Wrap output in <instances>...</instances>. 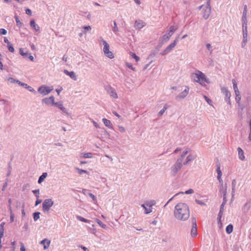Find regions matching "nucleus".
I'll list each match as a JSON object with an SVG mask.
<instances>
[{
	"label": "nucleus",
	"mask_w": 251,
	"mask_h": 251,
	"mask_svg": "<svg viewBox=\"0 0 251 251\" xmlns=\"http://www.w3.org/2000/svg\"><path fill=\"white\" fill-rule=\"evenodd\" d=\"M174 216L179 220L186 221L190 217V210L188 205L182 202L176 204L175 207Z\"/></svg>",
	"instance_id": "obj_1"
},
{
	"label": "nucleus",
	"mask_w": 251,
	"mask_h": 251,
	"mask_svg": "<svg viewBox=\"0 0 251 251\" xmlns=\"http://www.w3.org/2000/svg\"><path fill=\"white\" fill-rule=\"evenodd\" d=\"M191 77L194 81L203 86L205 85V82H207L205 75L200 71H197L196 73H192Z\"/></svg>",
	"instance_id": "obj_2"
},
{
	"label": "nucleus",
	"mask_w": 251,
	"mask_h": 251,
	"mask_svg": "<svg viewBox=\"0 0 251 251\" xmlns=\"http://www.w3.org/2000/svg\"><path fill=\"white\" fill-rule=\"evenodd\" d=\"M177 29V27L176 26L173 25L171 26L167 33L162 37L161 39V43H164L168 42L170 38L173 35L174 33L176 31Z\"/></svg>",
	"instance_id": "obj_3"
},
{
	"label": "nucleus",
	"mask_w": 251,
	"mask_h": 251,
	"mask_svg": "<svg viewBox=\"0 0 251 251\" xmlns=\"http://www.w3.org/2000/svg\"><path fill=\"white\" fill-rule=\"evenodd\" d=\"M179 161H176L175 163L171 167V175L175 176L177 174V172L181 169L183 164Z\"/></svg>",
	"instance_id": "obj_4"
},
{
	"label": "nucleus",
	"mask_w": 251,
	"mask_h": 251,
	"mask_svg": "<svg viewBox=\"0 0 251 251\" xmlns=\"http://www.w3.org/2000/svg\"><path fill=\"white\" fill-rule=\"evenodd\" d=\"M102 42L104 46L103 50L105 55L110 59L113 58L114 56L113 53L109 50V44L105 40H102Z\"/></svg>",
	"instance_id": "obj_5"
},
{
	"label": "nucleus",
	"mask_w": 251,
	"mask_h": 251,
	"mask_svg": "<svg viewBox=\"0 0 251 251\" xmlns=\"http://www.w3.org/2000/svg\"><path fill=\"white\" fill-rule=\"evenodd\" d=\"M54 204V201L51 199H46L42 203L44 211L48 212Z\"/></svg>",
	"instance_id": "obj_6"
},
{
	"label": "nucleus",
	"mask_w": 251,
	"mask_h": 251,
	"mask_svg": "<svg viewBox=\"0 0 251 251\" xmlns=\"http://www.w3.org/2000/svg\"><path fill=\"white\" fill-rule=\"evenodd\" d=\"M178 37H177L173 43L169 45L167 47L160 53L162 55H165L168 54L173 48L176 46L177 42L178 41Z\"/></svg>",
	"instance_id": "obj_7"
},
{
	"label": "nucleus",
	"mask_w": 251,
	"mask_h": 251,
	"mask_svg": "<svg viewBox=\"0 0 251 251\" xmlns=\"http://www.w3.org/2000/svg\"><path fill=\"white\" fill-rule=\"evenodd\" d=\"M105 90L107 93L113 98L117 99L118 95L115 89L110 86H106L105 87Z\"/></svg>",
	"instance_id": "obj_8"
},
{
	"label": "nucleus",
	"mask_w": 251,
	"mask_h": 251,
	"mask_svg": "<svg viewBox=\"0 0 251 251\" xmlns=\"http://www.w3.org/2000/svg\"><path fill=\"white\" fill-rule=\"evenodd\" d=\"M202 13H203L202 16L204 19L206 20L209 18V17L211 14L210 5H207L206 4V5L203 8Z\"/></svg>",
	"instance_id": "obj_9"
},
{
	"label": "nucleus",
	"mask_w": 251,
	"mask_h": 251,
	"mask_svg": "<svg viewBox=\"0 0 251 251\" xmlns=\"http://www.w3.org/2000/svg\"><path fill=\"white\" fill-rule=\"evenodd\" d=\"M189 91V88L188 86L185 87V89L177 96H176V99L179 100L184 99L188 94Z\"/></svg>",
	"instance_id": "obj_10"
},
{
	"label": "nucleus",
	"mask_w": 251,
	"mask_h": 251,
	"mask_svg": "<svg viewBox=\"0 0 251 251\" xmlns=\"http://www.w3.org/2000/svg\"><path fill=\"white\" fill-rule=\"evenodd\" d=\"M51 90V89H49L48 87L43 85L39 87L38 92L41 94L45 96L49 94Z\"/></svg>",
	"instance_id": "obj_11"
},
{
	"label": "nucleus",
	"mask_w": 251,
	"mask_h": 251,
	"mask_svg": "<svg viewBox=\"0 0 251 251\" xmlns=\"http://www.w3.org/2000/svg\"><path fill=\"white\" fill-rule=\"evenodd\" d=\"M222 93L225 95V100L226 101L230 104V98L231 94L230 92L225 87L222 88Z\"/></svg>",
	"instance_id": "obj_12"
},
{
	"label": "nucleus",
	"mask_w": 251,
	"mask_h": 251,
	"mask_svg": "<svg viewBox=\"0 0 251 251\" xmlns=\"http://www.w3.org/2000/svg\"><path fill=\"white\" fill-rule=\"evenodd\" d=\"M192 228L191 229V235L192 237H195L197 235V222L195 218L192 219Z\"/></svg>",
	"instance_id": "obj_13"
},
{
	"label": "nucleus",
	"mask_w": 251,
	"mask_h": 251,
	"mask_svg": "<svg viewBox=\"0 0 251 251\" xmlns=\"http://www.w3.org/2000/svg\"><path fill=\"white\" fill-rule=\"evenodd\" d=\"M54 105L57 106L58 108H59L63 112L65 113L67 115H70L71 113H69L67 109L64 107L62 104V102H57L55 103H54Z\"/></svg>",
	"instance_id": "obj_14"
},
{
	"label": "nucleus",
	"mask_w": 251,
	"mask_h": 251,
	"mask_svg": "<svg viewBox=\"0 0 251 251\" xmlns=\"http://www.w3.org/2000/svg\"><path fill=\"white\" fill-rule=\"evenodd\" d=\"M42 102L47 104H52L54 105V98L53 96H50L49 98H46L42 100Z\"/></svg>",
	"instance_id": "obj_15"
},
{
	"label": "nucleus",
	"mask_w": 251,
	"mask_h": 251,
	"mask_svg": "<svg viewBox=\"0 0 251 251\" xmlns=\"http://www.w3.org/2000/svg\"><path fill=\"white\" fill-rule=\"evenodd\" d=\"M16 83H18L19 85L22 86L24 87L25 88L27 89L29 91L35 94L36 91L32 88L31 86L28 85L27 84L21 82L20 81H17Z\"/></svg>",
	"instance_id": "obj_16"
},
{
	"label": "nucleus",
	"mask_w": 251,
	"mask_h": 251,
	"mask_svg": "<svg viewBox=\"0 0 251 251\" xmlns=\"http://www.w3.org/2000/svg\"><path fill=\"white\" fill-rule=\"evenodd\" d=\"M251 207V199L248 200L246 203L244 205L242 210L244 212H248Z\"/></svg>",
	"instance_id": "obj_17"
},
{
	"label": "nucleus",
	"mask_w": 251,
	"mask_h": 251,
	"mask_svg": "<svg viewBox=\"0 0 251 251\" xmlns=\"http://www.w3.org/2000/svg\"><path fill=\"white\" fill-rule=\"evenodd\" d=\"M63 72L64 74H65L66 75H69L72 79L74 80H76L77 79L76 76L75 75V73L73 72H69L67 70H64Z\"/></svg>",
	"instance_id": "obj_18"
},
{
	"label": "nucleus",
	"mask_w": 251,
	"mask_h": 251,
	"mask_svg": "<svg viewBox=\"0 0 251 251\" xmlns=\"http://www.w3.org/2000/svg\"><path fill=\"white\" fill-rule=\"evenodd\" d=\"M196 157V156L192 154H189L186 157V160L183 163V165H185L188 164L190 162H191L194 160Z\"/></svg>",
	"instance_id": "obj_19"
},
{
	"label": "nucleus",
	"mask_w": 251,
	"mask_h": 251,
	"mask_svg": "<svg viewBox=\"0 0 251 251\" xmlns=\"http://www.w3.org/2000/svg\"><path fill=\"white\" fill-rule=\"evenodd\" d=\"M50 241L48 240V239H44L42 240L40 242V244L44 245V249H46L49 248L50 244Z\"/></svg>",
	"instance_id": "obj_20"
},
{
	"label": "nucleus",
	"mask_w": 251,
	"mask_h": 251,
	"mask_svg": "<svg viewBox=\"0 0 251 251\" xmlns=\"http://www.w3.org/2000/svg\"><path fill=\"white\" fill-rule=\"evenodd\" d=\"M30 25L32 28L35 29V31H38L40 30V27L35 23L34 20L32 19L30 21Z\"/></svg>",
	"instance_id": "obj_21"
},
{
	"label": "nucleus",
	"mask_w": 251,
	"mask_h": 251,
	"mask_svg": "<svg viewBox=\"0 0 251 251\" xmlns=\"http://www.w3.org/2000/svg\"><path fill=\"white\" fill-rule=\"evenodd\" d=\"M247 6L246 5H245L244 6V9H243V15H242V22H247Z\"/></svg>",
	"instance_id": "obj_22"
},
{
	"label": "nucleus",
	"mask_w": 251,
	"mask_h": 251,
	"mask_svg": "<svg viewBox=\"0 0 251 251\" xmlns=\"http://www.w3.org/2000/svg\"><path fill=\"white\" fill-rule=\"evenodd\" d=\"M237 151H238V156H239V158L243 161L245 160V156H244V151H243V150L240 148V147H238L237 148Z\"/></svg>",
	"instance_id": "obj_23"
},
{
	"label": "nucleus",
	"mask_w": 251,
	"mask_h": 251,
	"mask_svg": "<svg viewBox=\"0 0 251 251\" xmlns=\"http://www.w3.org/2000/svg\"><path fill=\"white\" fill-rule=\"evenodd\" d=\"M144 26V23L141 21H136L135 27L136 29H140Z\"/></svg>",
	"instance_id": "obj_24"
},
{
	"label": "nucleus",
	"mask_w": 251,
	"mask_h": 251,
	"mask_svg": "<svg viewBox=\"0 0 251 251\" xmlns=\"http://www.w3.org/2000/svg\"><path fill=\"white\" fill-rule=\"evenodd\" d=\"M102 121L103 122V124H104V125L106 126H107V127H108L109 128H110V129L112 128V124L110 121H109L105 118H103Z\"/></svg>",
	"instance_id": "obj_25"
},
{
	"label": "nucleus",
	"mask_w": 251,
	"mask_h": 251,
	"mask_svg": "<svg viewBox=\"0 0 251 251\" xmlns=\"http://www.w3.org/2000/svg\"><path fill=\"white\" fill-rule=\"evenodd\" d=\"M242 22L243 35H248L247 31V22Z\"/></svg>",
	"instance_id": "obj_26"
},
{
	"label": "nucleus",
	"mask_w": 251,
	"mask_h": 251,
	"mask_svg": "<svg viewBox=\"0 0 251 251\" xmlns=\"http://www.w3.org/2000/svg\"><path fill=\"white\" fill-rule=\"evenodd\" d=\"M224 210V209H221V208L220 209V211L219 212V213L218 215V218H217L218 224H220L221 225L222 224L221 218L223 215Z\"/></svg>",
	"instance_id": "obj_27"
},
{
	"label": "nucleus",
	"mask_w": 251,
	"mask_h": 251,
	"mask_svg": "<svg viewBox=\"0 0 251 251\" xmlns=\"http://www.w3.org/2000/svg\"><path fill=\"white\" fill-rule=\"evenodd\" d=\"M14 18L16 22V25L19 28H21L24 26V24L21 22L17 16H15Z\"/></svg>",
	"instance_id": "obj_28"
},
{
	"label": "nucleus",
	"mask_w": 251,
	"mask_h": 251,
	"mask_svg": "<svg viewBox=\"0 0 251 251\" xmlns=\"http://www.w3.org/2000/svg\"><path fill=\"white\" fill-rule=\"evenodd\" d=\"M48 176V174L47 173H43L41 176H40L39 177V179H38V183H42L44 179L45 178H46V177L47 176Z\"/></svg>",
	"instance_id": "obj_29"
},
{
	"label": "nucleus",
	"mask_w": 251,
	"mask_h": 251,
	"mask_svg": "<svg viewBox=\"0 0 251 251\" xmlns=\"http://www.w3.org/2000/svg\"><path fill=\"white\" fill-rule=\"evenodd\" d=\"M141 206L145 209V213L146 214H148L151 212L152 208L151 207V205L149 206V208H147L145 204H142L141 205Z\"/></svg>",
	"instance_id": "obj_30"
},
{
	"label": "nucleus",
	"mask_w": 251,
	"mask_h": 251,
	"mask_svg": "<svg viewBox=\"0 0 251 251\" xmlns=\"http://www.w3.org/2000/svg\"><path fill=\"white\" fill-rule=\"evenodd\" d=\"M5 225L4 222H2L0 224V237H3L4 235V226Z\"/></svg>",
	"instance_id": "obj_31"
},
{
	"label": "nucleus",
	"mask_w": 251,
	"mask_h": 251,
	"mask_svg": "<svg viewBox=\"0 0 251 251\" xmlns=\"http://www.w3.org/2000/svg\"><path fill=\"white\" fill-rule=\"evenodd\" d=\"M231 186H232V197H233V196L234 195L235 187L236 186V181L235 179L232 180Z\"/></svg>",
	"instance_id": "obj_32"
},
{
	"label": "nucleus",
	"mask_w": 251,
	"mask_h": 251,
	"mask_svg": "<svg viewBox=\"0 0 251 251\" xmlns=\"http://www.w3.org/2000/svg\"><path fill=\"white\" fill-rule=\"evenodd\" d=\"M19 53L20 55H21L22 56H23L25 58H26L28 56V52L24 51V49L23 48H20L19 49Z\"/></svg>",
	"instance_id": "obj_33"
},
{
	"label": "nucleus",
	"mask_w": 251,
	"mask_h": 251,
	"mask_svg": "<svg viewBox=\"0 0 251 251\" xmlns=\"http://www.w3.org/2000/svg\"><path fill=\"white\" fill-rule=\"evenodd\" d=\"M233 226L231 224L228 225L226 228V232L227 234L231 233L233 231Z\"/></svg>",
	"instance_id": "obj_34"
},
{
	"label": "nucleus",
	"mask_w": 251,
	"mask_h": 251,
	"mask_svg": "<svg viewBox=\"0 0 251 251\" xmlns=\"http://www.w3.org/2000/svg\"><path fill=\"white\" fill-rule=\"evenodd\" d=\"M243 42H242L241 46H242V48H244L246 46V43L247 42L248 35H243Z\"/></svg>",
	"instance_id": "obj_35"
},
{
	"label": "nucleus",
	"mask_w": 251,
	"mask_h": 251,
	"mask_svg": "<svg viewBox=\"0 0 251 251\" xmlns=\"http://www.w3.org/2000/svg\"><path fill=\"white\" fill-rule=\"evenodd\" d=\"M40 213L39 212H35L33 214L34 221H37L40 218Z\"/></svg>",
	"instance_id": "obj_36"
},
{
	"label": "nucleus",
	"mask_w": 251,
	"mask_h": 251,
	"mask_svg": "<svg viewBox=\"0 0 251 251\" xmlns=\"http://www.w3.org/2000/svg\"><path fill=\"white\" fill-rule=\"evenodd\" d=\"M96 222L98 223V224L101 226L102 228L105 229L107 228V226L104 224L102 223V222L99 219H96Z\"/></svg>",
	"instance_id": "obj_37"
},
{
	"label": "nucleus",
	"mask_w": 251,
	"mask_h": 251,
	"mask_svg": "<svg viewBox=\"0 0 251 251\" xmlns=\"http://www.w3.org/2000/svg\"><path fill=\"white\" fill-rule=\"evenodd\" d=\"M168 108V106L166 104L164 105L163 108L162 109H161L158 113V116H162L164 113V112H165V111Z\"/></svg>",
	"instance_id": "obj_38"
},
{
	"label": "nucleus",
	"mask_w": 251,
	"mask_h": 251,
	"mask_svg": "<svg viewBox=\"0 0 251 251\" xmlns=\"http://www.w3.org/2000/svg\"><path fill=\"white\" fill-rule=\"evenodd\" d=\"M113 24H114V25H113V26L112 27V31L115 34H117V33L119 31V29H118V27H117V25L116 22L115 21H114Z\"/></svg>",
	"instance_id": "obj_39"
},
{
	"label": "nucleus",
	"mask_w": 251,
	"mask_h": 251,
	"mask_svg": "<svg viewBox=\"0 0 251 251\" xmlns=\"http://www.w3.org/2000/svg\"><path fill=\"white\" fill-rule=\"evenodd\" d=\"M76 219L80 221L83 222L85 223H89V220L85 219L83 217H81L80 216H76Z\"/></svg>",
	"instance_id": "obj_40"
},
{
	"label": "nucleus",
	"mask_w": 251,
	"mask_h": 251,
	"mask_svg": "<svg viewBox=\"0 0 251 251\" xmlns=\"http://www.w3.org/2000/svg\"><path fill=\"white\" fill-rule=\"evenodd\" d=\"M226 187L224 188L223 186L221 187L220 192L223 194V198H226Z\"/></svg>",
	"instance_id": "obj_41"
},
{
	"label": "nucleus",
	"mask_w": 251,
	"mask_h": 251,
	"mask_svg": "<svg viewBox=\"0 0 251 251\" xmlns=\"http://www.w3.org/2000/svg\"><path fill=\"white\" fill-rule=\"evenodd\" d=\"M8 50L11 52H14L15 51L14 48L11 43L7 45Z\"/></svg>",
	"instance_id": "obj_42"
},
{
	"label": "nucleus",
	"mask_w": 251,
	"mask_h": 251,
	"mask_svg": "<svg viewBox=\"0 0 251 251\" xmlns=\"http://www.w3.org/2000/svg\"><path fill=\"white\" fill-rule=\"evenodd\" d=\"M75 169L78 171V173L80 175H82V173H85V174L88 173V172L87 171L82 170V169H80L78 168H76Z\"/></svg>",
	"instance_id": "obj_43"
},
{
	"label": "nucleus",
	"mask_w": 251,
	"mask_h": 251,
	"mask_svg": "<svg viewBox=\"0 0 251 251\" xmlns=\"http://www.w3.org/2000/svg\"><path fill=\"white\" fill-rule=\"evenodd\" d=\"M33 193L34 194L36 198H39L40 191L39 189H36L32 191Z\"/></svg>",
	"instance_id": "obj_44"
},
{
	"label": "nucleus",
	"mask_w": 251,
	"mask_h": 251,
	"mask_svg": "<svg viewBox=\"0 0 251 251\" xmlns=\"http://www.w3.org/2000/svg\"><path fill=\"white\" fill-rule=\"evenodd\" d=\"M232 84H233V87L234 91H236V90H238L237 87V84L234 79H233L232 80Z\"/></svg>",
	"instance_id": "obj_45"
},
{
	"label": "nucleus",
	"mask_w": 251,
	"mask_h": 251,
	"mask_svg": "<svg viewBox=\"0 0 251 251\" xmlns=\"http://www.w3.org/2000/svg\"><path fill=\"white\" fill-rule=\"evenodd\" d=\"M83 156L85 158H91L92 157V153L91 152L84 153Z\"/></svg>",
	"instance_id": "obj_46"
},
{
	"label": "nucleus",
	"mask_w": 251,
	"mask_h": 251,
	"mask_svg": "<svg viewBox=\"0 0 251 251\" xmlns=\"http://www.w3.org/2000/svg\"><path fill=\"white\" fill-rule=\"evenodd\" d=\"M227 202L226 198H223V201L220 206V208L224 209V206Z\"/></svg>",
	"instance_id": "obj_47"
},
{
	"label": "nucleus",
	"mask_w": 251,
	"mask_h": 251,
	"mask_svg": "<svg viewBox=\"0 0 251 251\" xmlns=\"http://www.w3.org/2000/svg\"><path fill=\"white\" fill-rule=\"evenodd\" d=\"M11 170H12V167H11V163H9L8 164V172H7V176H9L10 175V174H11Z\"/></svg>",
	"instance_id": "obj_48"
},
{
	"label": "nucleus",
	"mask_w": 251,
	"mask_h": 251,
	"mask_svg": "<svg viewBox=\"0 0 251 251\" xmlns=\"http://www.w3.org/2000/svg\"><path fill=\"white\" fill-rule=\"evenodd\" d=\"M185 156L186 155L185 154H184L183 153H182L180 155V157L176 160L177 161L180 160V161H179L180 162L183 163V160Z\"/></svg>",
	"instance_id": "obj_49"
},
{
	"label": "nucleus",
	"mask_w": 251,
	"mask_h": 251,
	"mask_svg": "<svg viewBox=\"0 0 251 251\" xmlns=\"http://www.w3.org/2000/svg\"><path fill=\"white\" fill-rule=\"evenodd\" d=\"M131 55L132 58H133L135 59L136 62H138L139 60V59H140L139 57L137 56L134 53H131Z\"/></svg>",
	"instance_id": "obj_50"
},
{
	"label": "nucleus",
	"mask_w": 251,
	"mask_h": 251,
	"mask_svg": "<svg viewBox=\"0 0 251 251\" xmlns=\"http://www.w3.org/2000/svg\"><path fill=\"white\" fill-rule=\"evenodd\" d=\"M203 97L204 98V99L205 100L207 101V102L210 104V105H211V103H212V100L209 99L207 96L204 95L203 96Z\"/></svg>",
	"instance_id": "obj_51"
},
{
	"label": "nucleus",
	"mask_w": 251,
	"mask_h": 251,
	"mask_svg": "<svg viewBox=\"0 0 251 251\" xmlns=\"http://www.w3.org/2000/svg\"><path fill=\"white\" fill-rule=\"evenodd\" d=\"M126 66L127 67H128V68L131 69L132 70L134 71H135V68L134 67H133L132 66V65L131 64H130V63H126Z\"/></svg>",
	"instance_id": "obj_52"
},
{
	"label": "nucleus",
	"mask_w": 251,
	"mask_h": 251,
	"mask_svg": "<svg viewBox=\"0 0 251 251\" xmlns=\"http://www.w3.org/2000/svg\"><path fill=\"white\" fill-rule=\"evenodd\" d=\"M206 47L207 49L210 51V54L212 52V50H211V46L209 43H207L206 44Z\"/></svg>",
	"instance_id": "obj_53"
},
{
	"label": "nucleus",
	"mask_w": 251,
	"mask_h": 251,
	"mask_svg": "<svg viewBox=\"0 0 251 251\" xmlns=\"http://www.w3.org/2000/svg\"><path fill=\"white\" fill-rule=\"evenodd\" d=\"M8 80L12 83H16L17 81H19V80H16L12 77H9L8 79Z\"/></svg>",
	"instance_id": "obj_54"
},
{
	"label": "nucleus",
	"mask_w": 251,
	"mask_h": 251,
	"mask_svg": "<svg viewBox=\"0 0 251 251\" xmlns=\"http://www.w3.org/2000/svg\"><path fill=\"white\" fill-rule=\"evenodd\" d=\"M88 195L93 199L94 201H96L97 200L96 197L92 193H89Z\"/></svg>",
	"instance_id": "obj_55"
},
{
	"label": "nucleus",
	"mask_w": 251,
	"mask_h": 251,
	"mask_svg": "<svg viewBox=\"0 0 251 251\" xmlns=\"http://www.w3.org/2000/svg\"><path fill=\"white\" fill-rule=\"evenodd\" d=\"M10 216V222L13 223L14 222V214L13 213L12 211H11Z\"/></svg>",
	"instance_id": "obj_56"
},
{
	"label": "nucleus",
	"mask_w": 251,
	"mask_h": 251,
	"mask_svg": "<svg viewBox=\"0 0 251 251\" xmlns=\"http://www.w3.org/2000/svg\"><path fill=\"white\" fill-rule=\"evenodd\" d=\"M7 33V31L4 28H0V34L5 35Z\"/></svg>",
	"instance_id": "obj_57"
},
{
	"label": "nucleus",
	"mask_w": 251,
	"mask_h": 251,
	"mask_svg": "<svg viewBox=\"0 0 251 251\" xmlns=\"http://www.w3.org/2000/svg\"><path fill=\"white\" fill-rule=\"evenodd\" d=\"M194 191L192 189H190L186 191L184 193L186 194H191L194 193Z\"/></svg>",
	"instance_id": "obj_58"
},
{
	"label": "nucleus",
	"mask_w": 251,
	"mask_h": 251,
	"mask_svg": "<svg viewBox=\"0 0 251 251\" xmlns=\"http://www.w3.org/2000/svg\"><path fill=\"white\" fill-rule=\"evenodd\" d=\"M217 174H222V171L220 169V165H217V170H216Z\"/></svg>",
	"instance_id": "obj_59"
},
{
	"label": "nucleus",
	"mask_w": 251,
	"mask_h": 251,
	"mask_svg": "<svg viewBox=\"0 0 251 251\" xmlns=\"http://www.w3.org/2000/svg\"><path fill=\"white\" fill-rule=\"evenodd\" d=\"M241 97L240 95L236 96L235 100H236L237 103H239L240 100H241Z\"/></svg>",
	"instance_id": "obj_60"
},
{
	"label": "nucleus",
	"mask_w": 251,
	"mask_h": 251,
	"mask_svg": "<svg viewBox=\"0 0 251 251\" xmlns=\"http://www.w3.org/2000/svg\"><path fill=\"white\" fill-rule=\"evenodd\" d=\"M250 133L249 135L248 138L250 141H251V120L250 121Z\"/></svg>",
	"instance_id": "obj_61"
},
{
	"label": "nucleus",
	"mask_w": 251,
	"mask_h": 251,
	"mask_svg": "<svg viewBox=\"0 0 251 251\" xmlns=\"http://www.w3.org/2000/svg\"><path fill=\"white\" fill-rule=\"evenodd\" d=\"M25 13L28 15H31L32 11L30 9L27 8L25 9Z\"/></svg>",
	"instance_id": "obj_62"
},
{
	"label": "nucleus",
	"mask_w": 251,
	"mask_h": 251,
	"mask_svg": "<svg viewBox=\"0 0 251 251\" xmlns=\"http://www.w3.org/2000/svg\"><path fill=\"white\" fill-rule=\"evenodd\" d=\"M36 199H37V200L35 201V206H37L38 204H39L40 203H41L42 202L41 200L39 199V198H36Z\"/></svg>",
	"instance_id": "obj_63"
},
{
	"label": "nucleus",
	"mask_w": 251,
	"mask_h": 251,
	"mask_svg": "<svg viewBox=\"0 0 251 251\" xmlns=\"http://www.w3.org/2000/svg\"><path fill=\"white\" fill-rule=\"evenodd\" d=\"M196 202H197V204H200L201 205H203L205 204L203 202L198 200H196Z\"/></svg>",
	"instance_id": "obj_64"
}]
</instances>
